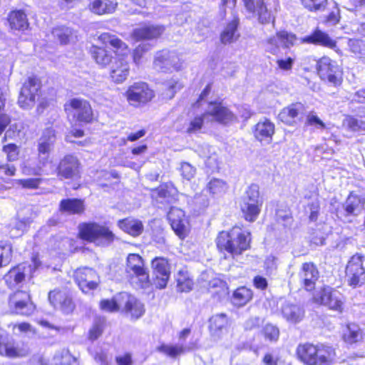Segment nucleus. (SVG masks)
I'll use <instances>...</instances> for the list:
<instances>
[{
	"label": "nucleus",
	"mask_w": 365,
	"mask_h": 365,
	"mask_svg": "<svg viewBox=\"0 0 365 365\" xmlns=\"http://www.w3.org/2000/svg\"><path fill=\"white\" fill-rule=\"evenodd\" d=\"M235 120V116L222 102H210L207 106L206 112L192 120L187 128L188 133H195L199 130L205 122L217 121L227 124Z\"/></svg>",
	"instance_id": "7ed1b4c3"
},
{
	"label": "nucleus",
	"mask_w": 365,
	"mask_h": 365,
	"mask_svg": "<svg viewBox=\"0 0 365 365\" xmlns=\"http://www.w3.org/2000/svg\"><path fill=\"white\" fill-rule=\"evenodd\" d=\"M300 42L317 44L329 48H333L336 44L335 41L327 33L319 29H316L310 35L302 38Z\"/></svg>",
	"instance_id": "7c9ffc66"
},
{
	"label": "nucleus",
	"mask_w": 365,
	"mask_h": 365,
	"mask_svg": "<svg viewBox=\"0 0 365 365\" xmlns=\"http://www.w3.org/2000/svg\"><path fill=\"white\" fill-rule=\"evenodd\" d=\"M274 130V124L269 120L264 118L255 125L253 132L257 140L269 143L272 141Z\"/></svg>",
	"instance_id": "cd10ccee"
},
{
	"label": "nucleus",
	"mask_w": 365,
	"mask_h": 365,
	"mask_svg": "<svg viewBox=\"0 0 365 365\" xmlns=\"http://www.w3.org/2000/svg\"><path fill=\"white\" fill-rule=\"evenodd\" d=\"M153 66L159 71L170 72L180 70L182 62L175 51L163 50L156 53Z\"/></svg>",
	"instance_id": "1a4fd4ad"
},
{
	"label": "nucleus",
	"mask_w": 365,
	"mask_h": 365,
	"mask_svg": "<svg viewBox=\"0 0 365 365\" xmlns=\"http://www.w3.org/2000/svg\"><path fill=\"white\" fill-rule=\"evenodd\" d=\"M125 272L130 284L135 289H146L150 287L149 274L144 267L143 259L139 255H128Z\"/></svg>",
	"instance_id": "39448f33"
},
{
	"label": "nucleus",
	"mask_w": 365,
	"mask_h": 365,
	"mask_svg": "<svg viewBox=\"0 0 365 365\" xmlns=\"http://www.w3.org/2000/svg\"><path fill=\"white\" fill-rule=\"evenodd\" d=\"M52 35L57 38L61 44H66L73 38L72 30L66 26H58L53 29Z\"/></svg>",
	"instance_id": "49530a36"
},
{
	"label": "nucleus",
	"mask_w": 365,
	"mask_h": 365,
	"mask_svg": "<svg viewBox=\"0 0 365 365\" xmlns=\"http://www.w3.org/2000/svg\"><path fill=\"white\" fill-rule=\"evenodd\" d=\"M349 47L351 51L356 55L361 57L364 51H365V42L360 39H350L349 41Z\"/></svg>",
	"instance_id": "bf43d9fd"
},
{
	"label": "nucleus",
	"mask_w": 365,
	"mask_h": 365,
	"mask_svg": "<svg viewBox=\"0 0 365 365\" xmlns=\"http://www.w3.org/2000/svg\"><path fill=\"white\" fill-rule=\"evenodd\" d=\"M302 4L311 11H322L328 4V0H300Z\"/></svg>",
	"instance_id": "5fc2aeb1"
},
{
	"label": "nucleus",
	"mask_w": 365,
	"mask_h": 365,
	"mask_svg": "<svg viewBox=\"0 0 365 365\" xmlns=\"http://www.w3.org/2000/svg\"><path fill=\"white\" fill-rule=\"evenodd\" d=\"M300 282L307 291H312L315 287L319 279V272L316 266L311 262L304 263L299 273Z\"/></svg>",
	"instance_id": "b1692460"
},
{
	"label": "nucleus",
	"mask_w": 365,
	"mask_h": 365,
	"mask_svg": "<svg viewBox=\"0 0 365 365\" xmlns=\"http://www.w3.org/2000/svg\"><path fill=\"white\" fill-rule=\"evenodd\" d=\"M117 6V0H89L88 9L93 14L102 16L113 14Z\"/></svg>",
	"instance_id": "c756f323"
},
{
	"label": "nucleus",
	"mask_w": 365,
	"mask_h": 365,
	"mask_svg": "<svg viewBox=\"0 0 365 365\" xmlns=\"http://www.w3.org/2000/svg\"><path fill=\"white\" fill-rule=\"evenodd\" d=\"M151 265L155 275V284L156 287L159 289L165 288L170 275V265L168 260L163 257H155L153 259Z\"/></svg>",
	"instance_id": "aec40b11"
},
{
	"label": "nucleus",
	"mask_w": 365,
	"mask_h": 365,
	"mask_svg": "<svg viewBox=\"0 0 365 365\" xmlns=\"http://www.w3.org/2000/svg\"><path fill=\"white\" fill-rule=\"evenodd\" d=\"M156 193L159 198L163 199L160 202H170L175 194V189L170 184L161 185L157 190Z\"/></svg>",
	"instance_id": "603ef678"
},
{
	"label": "nucleus",
	"mask_w": 365,
	"mask_h": 365,
	"mask_svg": "<svg viewBox=\"0 0 365 365\" xmlns=\"http://www.w3.org/2000/svg\"><path fill=\"white\" fill-rule=\"evenodd\" d=\"M55 141L54 130L51 128L45 129L38 142V165L34 168L24 166L22 168L24 175H41L43 173V168L48 163L50 153Z\"/></svg>",
	"instance_id": "20e7f679"
},
{
	"label": "nucleus",
	"mask_w": 365,
	"mask_h": 365,
	"mask_svg": "<svg viewBox=\"0 0 365 365\" xmlns=\"http://www.w3.org/2000/svg\"><path fill=\"white\" fill-rule=\"evenodd\" d=\"M119 227L133 237H137L142 234L143 225L138 219L128 217L118 222Z\"/></svg>",
	"instance_id": "e433bc0d"
},
{
	"label": "nucleus",
	"mask_w": 365,
	"mask_h": 365,
	"mask_svg": "<svg viewBox=\"0 0 365 365\" xmlns=\"http://www.w3.org/2000/svg\"><path fill=\"white\" fill-rule=\"evenodd\" d=\"M297 38L296 36L292 33L287 31H279L276 36L269 38L266 43V50L272 53L276 54L279 51L280 46L289 48L293 46Z\"/></svg>",
	"instance_id": "6ab92c4d"
},
{
	"label": "nucleus",
	"mask_w": 365,
	"mask_h": 365,
	"mask_svg": "<svg viewBox=\"0 0 365 365\" xmlns=\"http://www.w3.org/2000/svg\"><path fill=\"white\" fill-rule=\"evenodd\" d=\"M209 322L210 334L215 340L221 339L228 333L229 319L226 314L213 315Z\"/></svg>",
	"instance_id": "4be33fe9"
},
{
	"label": "nucleus",
	"mask_w": 365,
	"mask_h": 365,
	"mask_svg": "<svg viewBox=\"0 0 365 365\" xmlns=\"http://www.w3.org/2000/svg\"><path fill=\"white\" fill-rule=\"evenodd\" d=\"M30 223L31 220L29 217H24L22 220H16L11 225V230L9 231L11 237L15 238L21 236Z\"/></svg>",
	"instance_id": "a18cd8bd"
},
{
	"label": "nucleus",
	"mask_w": 365,
	"mask_h": 365,
	"mask_svg": "<svg viewBox=\"0 0 365 365\" xmlns=\"http://www.w3.org/2000/svg\"><path fill=\"white\" fill-rule=\"evenodd\" d=\"M317 71L320 78L334 84L339 83V69L335 61L324 56L317 62Z\"/></svg>",
	"instance_id": "a211bd4d"
},
{
	"label": "nucleus",
	"mask_w": 365,
	"mask_h": 365,
	"mask_svg": "<svg viewBox=\"0 0 365 365\" xmlns=\"http://www.w3.org/2000/svg\"><path fill=\"white\" fill-rule=\"evenodd\" d=\"M32 264L22 263L11 269L4 276V280L6 284L12 288L21 282L27 275H31L35 272L41 266V262L37 257H32Z\"/></svg>",
	"instance_id": "0eeeda50"
},
{
	"label": "nucleus",
	"mask_w": 365,
	"mask_h": 365,
	"mask_svg": "<svg viewBox=\"0 0 365 365\" xmlns=\"http://www.w3.org/2000/svg\"><path fill=\"white\" fill-rule=\"evenodd\" d=\"M6 88H0V135L11 123V116L5 113Z\"/></svg>",
	"instance_id": "c03bdc74"
},
{
	"label": "nucleus",
	"mask_w": 365,
	"mask_h": 365,
	"mask_svg": "<svg viewBox=\"0 0 365 365\" xmlns=\"http://www.w3.org/2000/svg\"><path fill=\"white\" fill-rule=\"evenodd\" d=\"M283 317L292 323L300 322L304 317V311L298 306L286 303L282 308Z\"/></svg>",
	"instance_id": "58836bf2"
},
{
	"label": "nucleus",
	"mask_w": 365,
	"mask_h": 365,
	"mask_svg": "<svg viewBox=\"0 0 365 365\" xmlns=\"http://www.w3.org/2000/svg\"><path fill=\"white\" fill-rule=\"evenodd\" d=\"M104 329V320H96L89 331V339L92 341L97 339L102 334Z\"/></svg>",
	"instance_id": "13d9d810"
},
{
	"label": "nucleus",
	"mask_w": 365,
	"mask_h": 365,
	"mask_svg": "<svg viewBox=\"0 0 365 365\" xmlns=\"http://www.w3.org/2000/svg\"><path fill=\"white\" fill-rule=\"evenodd\" d=\"M101 309L106 312H113L119 309L121 303L118 302V299H103L100 304Z\"/></svg>",
	"instance_id": "052dcab7"
},
{
	"label": "nucleus",
	"mask_w": 365,
	"mask_h": 365,
	"mask_svg": "<svg viewBox=\"0 0 365 365\" xmlns=\"http://www.w3.org/2000/svg\"><path fill=\"white\" fill-rule=\"evenodd\" d=\"M364 257L360 255L352 256L348 262L346 273L349 285L360 286L365 281V269L363 267Z\"/></svg>",
	"instance_id": "9b49d317"
},
{
	"label": "nucleus",
	"mask_w": 365,
	"mask_h": 365,
	"mask_svg": "<svg viewBox=\"0 0 365 365\" xmlns=\"http://www.w3.org/2000/svg\"><path fill=\"white\" fill-rule=\"evenodd\" d=\"M182 87V85L174 78H171L163 83V89L165 90V93L163 95L166 98H172L174 97L175 93L177 91L180 90Z\"/></svg>",
	"instance_id": "864d4df0"
},
{
	"label": "nucleus",
	"mask_w": 365,
	"mask_h": 365,
	"mask_svg": "<svg viewBox=\"0 0 365 365\" xmlns=\"http://www.w3.org/2000/svg\"><path fill=\"white\" fill-rule=\"evenodd\" d=\"M43 181L42 178H27V179H19L16 180L15 182L16 185L21 186L25 189H36L41 184Z\"/></svg>",
	"instance_id": "6e6d98bb"
},
{
	"label": "nucleus",
	"mask_w": 365,
	"mask_h": 365,
	"mask_svg": "<svg viewBox=\"0 0 365 365\" xmlns=\"http://www.w3.org/2000/svg\"><path fill=\"white\" fill-rule=\"evenodd\" d=\"M205 149L207 150V153L203 151L200 155L205 159L206 165L212 169L217 168L219 164V158L215 153V148L206 145Z\"/></svg>",
	"instance_id": "09e8293b"
},
{
	"label": "nucleus",
	"mask_w": 365,
	"mask_h": 365,
	"mask_svg": "<svg viewBox=\"0 0 365 365\" xmlns=\"http://www.w3.org/2000/svg\"><path fill=\"white\" fill-rule=\"evenodd\" d=\"M8 21L12 30L24 31L29 24L26 14L22 10H14L9 13Z\"/></svg>",
	"instance_id": "c9c22d12"
},
{
	"label": "nucleus",
	"mask_w": 365,
	"mask_h": 365,
	"mask_svg": "<svg viewBox=\"0 0 365 365\" xmlns=\"http://www.w3.org/2000/svg\"><path fill=\"white\" fill-rule=\"evenodd\" d=\"M343 209L345 216L359 215L363 209L361 198L357 195L350 194L343 204Z\"/></svg>",
	"instance_id": "4c0bfd02"
},
{
	"label": "nucleus",
	"mask_w": 365,
	"mask_h": 365,
	"mask_svg": "<svg viewBox=\"0 0 365 365\" xmlns=\"http://www.w3.org/2000/svg\"><path fill=\"white\" fill-rule=\"evenodd\" d=\"M319 208L320 205L317 197H315L312 198L307 205V209L310 212L309 217L311 221H317V220L318 219Z\"/></svg>",
	"instance_id": "e2e57ef3"
},
{
	"label": "nucleus",
	"mask_w": 365,
	"mask_h": 365,
	"mask_svg": "<svg viewBox=\"0 0 365 365\" xmlns=\"http://www.w3.org/2000/svg\"><path fill=\"white\" fill-rule=\"evenodd\" d=\"M250 233L240 227H234L229 231H222L217 238L219 250H225L234 257L241 255L250 247Z\"/></svg>",
	"instance_id": "f03ea898"
},
{
	"label": "nucleus",
	"mask_w": 365,
	"mask_h": 365,
	"mask_svg": "<svg viewBox=\"0 0 365 365\" xmlns=\"http://www.w3.org/2000/svg\"><path fill=\"white\" fill-rule=\"evenodd\" d=\"M12 257V247L10 243L0 242V267L8 265Z\"/></svg>",
	"instance_id": "de8ad7c7"
},
{
	"label": "nucleus",
	"mask_w": 365,
	"mask_h": 365,
	"mask_svg": "<svg viewBox=\"0 0 365 365\" xmlns=\"http://www.w3.org/2000/svg\"><path fill=\"white\" fill-rule=\"evenodd\" d=\"M68 106L73 117L79 122L90 123L93 120V110L88 101L81 98L69 101Z\"/></svg>",
	"instance_id": "f3484780"
},
{
	"label": "nucleus",
	"mask_w": 365,
	"mask_h": 365,
	"mask_svg": "<svg viewBox=\"0 0 365 365\" xmlns=\"http://www.w3.org/2000/svg\"><path fill=\"white\" fill-rule=\"evenodd\" d=\"M317 354V345L310 343L299 344L297 349V354L299 359L305 364H317V361L314 357Z\"/></svg>",
	"instance_id": "f704fd0d"
},
{
	"label": "nucleus",
	"mask_w": 365,
	"mask_h": 365,
	"mask_svg": "<svg viewBox=\"0 0 365 365\" xmlns=\"http://www.w3.org/2000/svg\"><path fill=\"white\" fill-rule=\"evenodd\" d=\"M168 219L175 233L184 239L188 232V221L182 210L172 207L168 213Z\"/></svg>",
	"instance_id": "dca6fc26"
},
{
	"label": "nucleus",
	"mask_w": 365,
	"mask_h": 365,
	"mask_svg": "<svg viewBox=\"0 0 365 365\" xmlns=\"http://www.w3.org/2000/svg\"><path fill=\"white\" fill-rule=\"evenodd\" d=\"M29 354V348L25 344H17L11 342H0V355L9 358L24 357Z\"/></svg>",
	"instance_id": "2f4dec72"
},
{
	"label": "nucleus",
	"mask_w": 365,
	"mask_h": 365,
	"mask_svg": "<svg viewBox=\"0 0 365 365\" xmlns=\"http://www.w3.org/2000/svg\"><path fill=\"white\" fill-rule=\"evenodd\" d=\"M263 200L259 196V187L251 185L242 198L240 208L245 219L249 222H254L258 217Z\"/></svg>",
	"instance_id": "423d86ee"
},
{
	"label": "nucleus",
	"mask_w": 365,
	"mask_h": 365,
	"mask_svg": "<svg viewBox=\"0 0 365 365\" xmlns=\"http://www.w3.org/2000/svg\"><path fill=\"white\" fill-rule=\"evenodd\" d=\"M263 334L266 339L270 341H276L279 338V331L277 327L267 324L263 329Z\"/></svg>",
	"instance_id": "680f3d73"
},
{
	"label": "nucleus",
	"mask_w": 365,
	"mask_h": 365,
	"mask_svg": "<svg viewBox=\"0 0 365 365\" xmlns=\"http://www.w3.org/2000/svg\"><path fill=\"white\" fill-rule=\"evenodd\" d=\"M126 98L131 106H137L150 101L154 94L148 86L143 82L135 83L126 91Z\"/></svg>",
	"instance_id": "ddd939ff"
},
{
	"label": "nucleus",
	"mask_w": 365,
	"mask_h": 365,
	"mask_svg": "<svg viewBox=\"0 0 365 365\" xmlns=\"http://www.w3.org/2000/svg\"><path fill=\"white\" fill-rule=\"evenodd\" d=\"M79 235L82 239L91 242L101 238L110 242L113 239V233L107 227L96 223H84L79 225Z\"/></svg>",
	"instance_id": "f8f14e48"
},
{
	"label": "nucleus",
	"mask_w": 365,
	"mask_h": 365,
	"mask_svg": "<svg viewBox=\"0 0 365 365\" xmlns=\"http://www.w3.org/2000/svg\"><path fill=\"white\" fill-rule=\"evenodd\" d=\"M151 48V45L147 43H140L133 51V58L136 64H139L143 54Z\"/></svg>",
	"instance_id": "69168bd1"
},
{
	"label": "nucleus",
	"mask_w": 365,
	"mask_h": 365,
	"mask_svg": "<svg viewBox=\"0 0 365 365\" xmlns=\"http://www.w3.org/2000/svg\"><path fill=\"white\" fill-rule=\"evenodd\" d=\"M157 349L159 352L172 358H175L184 352L183 346L179 344H162Z\"/></svg>",
	"instance_id": "8fccbe9b"
},
{
	"label": "nucleus",
	"mask_w": 365,
	"mask_h": 365,
	"mask_svg": "<svg viewBox=\"0 0 365 365\" xmlns=\"http://www.w3.org/2000/svg\"><path fill=\"white\" fill-rule=\"evenodd\" d=\"M335 356V351L331 346L317 344V354H314V357L317 361V364L311 365H331Z\"/></svg>",
	"instance_id": "72a5a7b5"
},
{
	"label": "nucleus",
	"mask_w": 365,
	"mask_h": 365,
	"mask_svg": "<svg viewBox=\"0 0 365 365\" xmlns=\"http://www.w3.org/2000/svg\"><path fill=\"white\" fill-rule=\"evenodd\" d=\"M304 112V105L296 103L284 108L278 115L279 119L287 125H293L300 118Z\"/></svg>",
	"instance_id": "bb28decb"
},
{
	"label": "nucleus",
	"mask_w": 365,
	"mask_h": 365,
	"mask_svg": "<svg viewBox=\"0 0 365 365\" xmlns=\"http://www.w3.org/2000/svg\"><path fill=\"white\" fill-rule=\"evenodd\" d=\"M60 210L71 214H79L84 210L83 201L79 199H65L60 203Z\"/></svg>",
	"instance_id": "a19ab883"
},
{
	"label": "nucleus",
	"mask_w": 365,
	"mask_h": 365,
	"mask_svg": "<svg viewBox=\"0 0 365 365\" xmlns=\"http://www.w3.org/2000/svg\"><path fill=\"white\" fill-rule=\"evenodd\" d=\"M12 330L14 334L16 335H29L30 334L34 333L33 327L29 323L26 322L14 324Z\"/></svg>",
	"instance_id": "0e129e2a"
},
{
	"label": "nucleus",
	"mask_w": 365,
	"mask_h": 365,
	"mask_svg": "<svg viewBox=\"0 0 365 365\" xmlns=\"http://www.w3.org/2000/svg\"><path fill=\"white\" fill-rule=\"evenodd\" d=\"M178 289L180 292H189L192 289L193 282L192 281L185 275L182 274L181 272L178 273V277L177 279Z\"/></svg>",
	"instance_id": "4d7b16f0"
},
{
	"label": "nucleus",
	"mask_w": 365,
	"mask_h": 365,
	"mask_svg": "<svg viewBox=\"0 0 365 365\" xmlns=\"http://www.w3.org/2000/svg\"><path fill=\"white\" fill-rule=\"evenodd\" d=\"M9 306L13 312L26 316L31 314L35 309L34 304L31 302L30 295L24 291H17L11 294Z\"/></svg>",
	"instance_id": "9d476101"
},
{
	"label": "nucleus",
	"mask_w": 365,
	"mask_h": 365,
	"mask_svg": "<svg viewBox=\"0 0 365 365\" xmlns=\"http://www.w3.org/2000/svg\"><path fill=\"white\" fill-rule=\"evenodd\" d=\"M58 175L64 178H73L79 173V162L76 157L68 155L60 162L58 167Z\"/></svg>",
	"instance_id": "393cba45"
},
{
	"label": "nucleus",
	"mask_w": 365,
	"mask_h": 365,
	"mask_svg": "<svg viewBox=\"0 0 365 365\" xmlns=\"http://www.w3.org/2000/svg\"><path fill=\"white\" fill-rule=\"evenodd\" d=\"M48 300L53 307L60 309L64 313L68 314L74 309V304L66 292L51 291L48 294Z\"/></svg>",
	"instance_id": "5701e85b"
},
{
	"label": "nucleus",
	"mask_w": 365,
	"mask_h": 365,
	"mask_svg": "<svg viewBox=\"0 0 365 365\" xmlns=\"http://www.w3.org/2000/svg\"><path fill=\"white\" fill-rule=\"evenodd\" d=\"M207 187L211 194L221 195L226 192L227 185L224 180L214 178L209 182Z\"/></svg>",
	"instance_id": "3c124183"
},
{
	"label": "nucleus",
	"mask_w": 365,
	"mask_h": 365,
	"mask_svg": "<svg viewBox=\"0 0 365 365\" xmlns=\"http://www.w3.org/2000/svg\"><path fill=\"white\" fill-rule=\"evenodd\" d=\"M75 280L83 292L87 293L96 289L100 282L99 277L91 268H79L75 272Z\"/></svg>",
	"instance_id": "2eb2a0df"
},
{
	"label": "nucleus",
	"mask_w": 365,
	"mask_h": 365,
	"mask_svg": "<svg viewBox=\"0 0 365 365\" xmlns=\"http://www.w3.org/2000/svg\"><path fill=\"white\" fill-rule=\"evenodd\" d=\"M125 303V309L134 319L140 318L144 313L143 304L134 296L126 292L120 293L118 297Z\"/></svg>",
	"instance_id": "c85d7f7f"
},
{
	"label": "nucleus",
	"mask_w": 365,
	"mask_h": 365,
	"mask_svg": "<svg viewBox=\"0 0 365 365\" xmlns=\"http://www.w3.org/2000/svg\"><path fill=\"white\" fill-rule=\"evenodd\" d=\"M40 87V82L35 77H29L25 81L18 99V104L21 108L29 110L34 106L36 98L38 96Z\"/></svg>",
	"instance_id": "6e6552de"
},
{
	"label": "nucleus",
	"mask_w": 365,
	"mask_h": 365,
	"mask_svg": "<svg viewBox=\"0 0 365 365\" xmlns=\"http://www.w3.org/2000/svg\"><path fill=\"white\" fill-rule=\"evenodd\" d=\"M91 54L96 63L102 67L106 66L111 62V54L102 47L93 46L91 48Z\"/></svg>",
	"instance_id": "79ce46f5"
},
{
	"label": "nucleus",
	"mask_w": 365,
	"mask_h": 365,
	"mask_svg": "<svg viewBox=\"0 0 365 365\" xmlns=\"http://www.w3.org/2000/svg\"><path fill=\"white\" fill-rule=\"evenodd\" d=\"M314 301L336 311H341L343 305L341 294L339 291L329 287L315 293Z\"/></svg>",
	"instance_id": "4468645a"
},
{
	"label": "nucleus",
	"mask_w": 365,
	"mask_h": 365,
	"mask_svg": "<svg viewBox=\"0 0 365 365\" xmlns=\"http://www.w3.org/2000/svg\"><path fill=\"white\" fill-rule=\"evenodd\" d=\"M247 12L257 16L258 21L262 24H269L272 15L268 11L263 0H242Z\"/></svg>",
	"instance_id": "412c9836"
},
{
	"label": "nucleus",
	"mask_w": 365,
	"mask_h": 365,
	"mask_svg": "<svg viewBox=\"0 0 365 365\" xmlns=\"http://www.w3.org/2000/svg\"><path fill=\"white\" fill-rule=\"evenodd\" d=\"M98 39L103 44H110L114 48L118 58L111 66L110 78L117 83L123 82L130 71L128 61L126 59L130 53L128 46L119 38L109 33L101 34Z\"/></svg>",
	"instance_id": "f257e3e1"
},
{
	"label": "nucleus",
	"mask_w": 365,
	"mask_h": 365,
	"mask_svg": "<svg viewBox=\"0 0 365 365\" xmlns=\"http://www.w3.org/2000/svg\"><path fill=\"white\" fill-rule=\"evenodd\" d=\"M252 298V292L245 287L237 288L232 294V301L234 305L242 307Z\"/></svg>",
	"instance_id": "37998d69"
},
{
	"label": "nucleus",
	"mask_w": 365,
	"mask_h": 365,
	"mask_svg": "<svg viewBox=\"0 0 365 365\" xmlns=\"http://www.w3.org/2000/svg\"><path fill=\"white\" fill-rule=\"evenodd\" d=\"M180 173L184 179L190 180L195 176L196 169L191 164L184 162L181 163Z\"/></svg>",
	"instance_id": "338daca9"
},
{
	"label": "nucleus",
	"mask_w": 365,
	"mask_h": 365,
	"mask_svg": "<svg viewBox=\"0 0 365 365\" xmlns=\"http://www.w3.org/2000/svg\"><path fill=\"white\" fill-rule=\"evenodd\" d=\"M343 338L345 342L349 344L356 343L363 338V332L359 325L349 324L344 331Z\"/></svg>",
	"instance_id": "ea45409f"
},
{
	"label": "nucleus",
	"mask_w": 365,
	"mask_h": 365,
	"mask_svg": "<svg viewBox=\"0 0 365 365\" xmlns=\"http://www.w3.org/2000/svg\"><path fill=\"white\" fill-rule=\"evenodd\" d=\"M239 18L234 16L225 26L220 34V41L223 44H230L237 41L240 36L237 32Z\"/></svg>",
	"instance_id": "473e14b6"
},
{
	"label": "nucleus",
	"mask_w": 365,
	"mask_h": 365,
	"mask_svg": "<svg viewBox=\"0 0 365 365\" xmlns=\"http://www.w3.org/2000/svg\"><path fill=\"white\" fill-rule=\"evenodd\" d=\"M165 28L160 25H148L133 29L131 36L136 41L150 40L160 37Z\"/></svg>",
	"instance_id": "a878e982"
},
{
	"label": "nucleus",
	"mask_w": 365,
	"mask_h": 365,
	"mask_svg": "<svg viewBox=\"0 0 365 365\" xmlns=\"http://www.w3.org/2000/svg\"><path fill=\"white\" fill-rule=\"evenodd\" d=\"M3 151L6 153L9 161L17 160L19 150L16 145L10 143L3 147Z\"/></svg>",
	"instance_id": "774afa93"
}]
</instances>
